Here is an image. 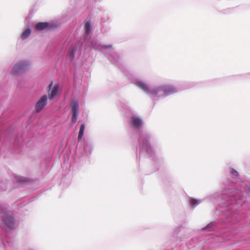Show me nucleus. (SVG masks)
Returning <instances> with one entry per match:
<instances>
[{"label":"nucleus","instance_id":"6","mask_svg":"<svg viewBox=\"0 0 250 250\" xmlns=\"http://www.w3.org/2000/svg\"><path fill=\"white\" fill-rule=\"evenodd\" d=\"M27 64L24 62H21L15 65L12 70V73L16 74L19 71L23 70L27 67Z\"/></svg>","mask_w":250,"mask_h":250},{"label":"nucleus","instance_id":"12","mask_svg":"<svg viewBox=\"0 0 250 250\" xmlns=\"http://www.w3.org/2000/svg\"><path fill=\"white\" fill-rule=\"evenodd\" d=\"M230 173L231 174L235 175V176H237L238 175V172L233 168L231 169Z\"/></svg>","mask_w":250,"mask_h":250},{"label":"nucleus","instance_id":"1","mask_svg":"<svg viewBox=\"0 0 250 250\" xmlns=\"http://www.w3.org/2000/svg\"><path fill=\"white\" fill-rule=\"evenodd\" d=\"M136 85L146 93H150L153 96H156L159 93L160 96H167L176 92V89L171 85H164L149 90L146 84L142 82H138Z\"/></svg>","mask_w":250,"mask_h":250},{"label":"nucleus","instance_id":"2","mask_svg":"<svg viewBox=\"0 0 250 250\" xmlns=\"http://www.w3.org/2000/svg\"><path fill=\"white\" fill-rule=\"evenodd\" d=\"M70 108L72 113L71 122L74 124L76 122L79 113V104L76 100H73L70 104Z\"/></svg>","mask_w":250,"mask_h":250},{"label":"nucleus","instance_id":"5","mask_svg":"<svg viewBox=\"0 0 250 250\" xmlns=\"http://www.w3.org/2000/svg\"><path fill=\"white\" fill-rule=\"evenodd\" d=\"M48 98L52 100L57 94L59 92V85L56 84L53 86V82L48 85Z\"/></svg>","mask_w":250,"mask_h":250},{"label":"nucleus","instance_id":"7","mask_svg":"<svg viewBox=\"0 0 250 250\" xmlns=\"http://www.w3.org/2000/svg\"><path fill=\"white\" fill-rule=\"evenodd\" d=\"M131 124L135 127L139 128L142 125V122L140 119L133 116L131 118Z\"/></svg>","mask_w":250,"mask_h":250},{"label":"nucleus","instance_id":"10","mask_svg":"<svg viewBox=\"0 0 250 250\" xmlns=\"http://www.w3.org/2000/svg\"><path fill=\"white\" fill-rule=\"evenodd\" d=\"M31 34V30L29 29H26L21 35V38L22 40L27 38Z\"/></svg>","mask_w":250,"mask_h":250},{"label":"nucleus","instance_id":"11","mask_svg":"<svg viewBox=\"0 0 250 250\" xmlns=\"http://www.w3.org/2000/svg\"><path fill=\"white\" fill-rule=\"evenodd\" d=\"M84 28L86 34H88L90 32L91 24L89 22H86L84 25Z\"/></svg>","mask_w":250,"mask_h":250},{"label":"nucleus","instance_id":"8","mask_svg":"<svg viewBox=\"0 0 250 250\" xmlns=\"http://www.w3.org/2000/svg\"><path fill=\"white\" fill-rule=\"evenodd\" d=\"M48 26L49 23L48 22H40L36 24L35 27L37 30L41 31L46 29Z\"/></svg>","mask_w":250,"mask_h":250},{"label":"nucleus","instance_id":"14","mask_svg":"<svg viewBox=\"0 0 250 250\" xmlns=\"http://www.w3.org/2000/svg\"><path fill=\"white\" fill-rule=\"evenodd\" d=\"M0 212L5 213L6 212V209L1 207H0Z\"/></svg>","mask_w":250,"mask_h":250},{"label":"nucleus","instance_id":"3","mask_svg":"<svg viewBox=\"0 0 250 250\" xmlns=\"http://www.w3.org/2000/svg\"><path fill=\"white\" fill-rule=\"evenodd\" d=\"M47 97L44 95L41 97V98L37 101L35 104V110L36 112H40L43 108L47 104Z\"/></svg>","mask_w":250,"mask_h":250},{"label":"nucleus","instance_id":"16","mask_svg":"<svg viewBox=\"0 0 250 250\" xmlns=\"http://www.w3.org/2000/svg\"><path fill=\"white\" fill-rule=\"evenodd\" d=\"M70 56L73 58H74V52H70Z\"/></svg>","mask_w":250,"mask_h":250},{"label":"nucleus","instance_id":"15","mask_svg":"<svg viewBox=\"0 0 250 250\" xmlns=\"http://www.w3.org/2000/svg\"><path fill=\"white\" fill-rule=\"evenodd\" d=\"M102 47L103 48H105V49L111 48H112V45H104V46H102Z\"/></svg>","mask_w":250,"mask_h":250},{"label":"nucleus","instance_id":"9","mask_svg":"<svg viewBox=\"0 0 250 250\" xmlns=\"http://www.w3.org/2000/svg\"><path fill=\"white\" fill-rule=\"evenodd\" d=\"M85 128V125L84 124H82L80 126V130L78 136V141H80L82 139L83 135L84 130Z\"/></svg>","mask_w":250,"mask_h":250},{"label":"nucleus","instance_id":"4","mask_svg":"<svg viewBox=\"0 0 250 250\" xmlns=\"http://www.w3.org/2000/svg\"><path fill=\"white\" fill-rule=\"evenodd\" d=\"M14 224L13 218L9 216L2 220V222L0 224V225L6 231H8L9 229H13Z\"/></svg>","mask_w":250,"mask_h":250},{"label":"nucleus","instance_id":"13","mask_svg":"<svg viewBox=\"0 0 250 250\" xmlns=\"http://www.w3.org/2000/svg\"><path fill=\"white\" fill-rule=\"evenodd\" d=\"M143 146L145 147L146 146L147 141V139L146 138H145L143 140Z\"/></svg>","mask_w":250,"mask_h":250}]
</instances>
